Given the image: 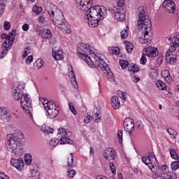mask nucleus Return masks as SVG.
<instances>
[{
    "instance_id": "nucleus-34",
    "label": "nucleus",
    "mask_w": 179,
    "mask_h": 179,
    "mask_svg": "<svg viewBox=\"0 0 179 179\" xmlns=\"http://www.w3.org/2000/svg\"><path fill=\"white\" fill-rule=\"evenodd\" d=\"M42 131L44 132V134H46V135H50V134L54 132V129L48 126H45L42 127Z\"/></svg>"
},
{
    "instance_id": "nucleus-53",
    "label": "nucleus",
    "mask_w": 179,
    "mask_h": 179,
    "mask_svg": "<svg viewBox=\"0 0 179 179\" xmlns=\"http://www.w3.org/2000/svg\"><path fill=\"white\" fill-rule=\"evenodd\" d=\"M109 166L113 174H115V165H114V163L110 162Z\"/></svg>"
},
{
    "instance_id": "nucleus-54",
    "label": "nucleus",
    "mask_w": 179,
    "mask_h": 179,
    "mask_svg": "<svg viewBox=\"0 0 179 179\" xmlns=\"http://www.w3.org/2000/svg\"><path fill=\"white\" fill-rule=\"evenodd\" d=\"M29 54H30V49L29 48H25L24 52L22 55V58H26Z\"/></svg>"
},
{
    "instance_id": "nucleus-5",
    "label": "nucleus",
    "mask_w": 179,
    "mask_h": 179,
    "mask_svg": "<svg viewBox=\"0 0 179 179\" xmlns=\"http://www.w3.org/2000/svg\"><path fill=\"white\" fill-rule=\"evenodd\" d=\"M15 31L13 30L10 33L8 34H2L1 35V38L3 40H6L2 43V51L0 52V58L2 59V58H5L6 54H8V51L10 50L12 47V44L13 41H15Z\"/></svg>"
},
{
    "instance_id": "nucleus-35",
    "label": "nucleus",
    "mask_w": 179,
    "mask_h": 179,
    "mask_svg": "<svg viewBox=\"0 0 179 179\" xmlns=\"http://www.w3.org/2000/svg\"><path fill=\"white\" fill-rule=\"evenodd\" d=\"M33 161V158L31 157V155L27 154L24 156V162L27 166H30L31 164V162Z\"/></svg>"
},
{
    "instance_id": "nucleus-12",
    "label": "nucleus",
    "mask_w": 179,
    "mask_h": 179,
    "mask_svg": "<svg viewBox=\"0 0 179 179\" xmlns=\"http://www.w3.org/2000/svg\"><path fill=\"white\" fill-rule=\"evenodd\" d=\"M123 127L124 131L128 132L129 135H131L135 129V123L134 122V119L131 117H127L124 120Z\"/></svg>"
},
{
    "instance_id": "nucleus-42",
    "label": "nucleus",
    "mask_w": 179,
    "mask_h": 179,
    "mask_svg": "<svg viewBox=\"0 0 179 179\" xmlns=\"http://www.w3.org/2000/svg\"><path fill=\"white\" fill-rule=\"evenodd\" d=\"M76 174V171L73 169H67V176L70 178H73L75 177V175Z\"/></svg>"
},
{
    "instance_id": "nucleus-41",
    "label": "nucleus",
    "mask_w": 179,
    "mask_h": 179,
    "mask_svg": "<svg viewBox=\"0 0 179 179\" xmlns=\"http://www.w3.org/2000/svg\"><path fill=\"white\" fill-rule=\"evenodd\" d=\"M67 165L69 167H73L75 166V162L73 160V156L71 154L70 158L67 160Z\"/></svg>"
},
{
    "instance_id": "nucleus-11",
    "label": "nucleus",
    "mask_w": 179,
    "mask_h": 179,
    "mask_svg": "<svg viewBox=\"0 0 179 179\" xmlns=\"http://www.w3.org/2000/svg\"><path fill=\"white\" fill-rule=\"evenodd\" d=\"M47 12L48 15H50L52 22H54V24H55V26H57V27H58V29L59 26L63 25L66 22L65 19L57 17V13H55V10H48Z\"/></svg>"
},
{
    "instance_id": "nucleus-55",
    "label": "nucleus",
    "mask_w": 179,
    "mask_h": 179,
    "mask_svg": "<svg viewBox=\"0 0 179 179\" xmlns=\"http://www.w3.org/2000/svg\"><path fill=\"white\" fill-rule=\"evenodd\" d=\"M38 22L39 23H45V17H44L43 15L39 16L38 18Z\"/></svg>"
},
{
    "instance_id": "nucleus-21",
    "label": "nucleus",
    "mask_w": 179,
    "mask_h": 179,
    "mask_svg": "<svg viewBox=\"0 0 179 179\" xmlns=\"http://www.w3.org/2000/svg\"><path fill=\"white\" fill-rule=\"evenodd\" d=\"M111 106L115 110H118L119 108L121 107V103L120 102V99L118 96H113L111 98Z\"/></svg>"
},
{
    "instance_id": "nucleus-8",
    "label": "nucleus",
    "mask_w": 179,
    "mask_h": 179,
    "mask_svg": "<svg viewBox=\"0 0 179 179\" xmlns=\"http://www.w3.org/2000/svg\"><path fill=\"white\" fill-rule=\"evenodd\" d=\"M24 87L25 86L23 83L16 84L13 86L12 88V96L14 100H20L23 96L26 95L24 94Z\"/></svg>"
},
{
    "instance_id": "nucleus-60",
    "label": "nucleus",
    "mask_w": 179,
    "mask_h": 179,
    "mask_svg": "<svg viewBox=\"0 0 179 179\" xmlns=\"http://www.w3.org/2000/svg\"><path fill=\"white\" fill-rule=\"evenodd\" d=\"M167 169V165H162L159 167L160 171H164Z\"/></svg>"
},
{
    "instance_id": "nucleus-17",
    "label": "nucleus",
    "mask_w": 179,
    "mask_h": 179,
    "mask_svg": "<svg viewBox=\"0 0 179 179\" xmlns=\"http://www.w3.org/2000/svg\"><path fill=\"white\" fill-rule=\"evenodd\" d=\"M105 67H101L99 65H96L98 68H100L103 72H104V74L106 75V78H108V80H109L110 82H114V76H113V72L110 71V67L106 64Z\"/></svg>"
},
{
    "instance_id": "nucleus-39",
    "label": "nucleus",
    "mask_w": 179,
    "mask_h": 179,
    "mask_svg": "<svg viewBox=\"0 0 179 179\" xmlns=\"http://www.w3.org/2000/svg\"><path fill=\"white\" fill-rule=\"evenodd\" d=\"M170 155H171V157H172V159H174L175 160H179V155L177 152H176V150L172 149L170 150Z\"/></svg>"
},
{
    "instance_id": "nucleus-44",
    "label": "nucleus",
    "mask_w": 179,
    "mask_h": 179,
    "mask_svg": "<svg viewBox=\"0 0 179 179\" xmlns=\"http://www.w3.org/2000/svg\"><path fill=\"white\" fill-rule=\"evenodd\" d=\"M92 118L94 121H96V122H99V121H101V115H100V114L95 113L93 115H92Z\"/></svg>"
},
{
    "instance_id": "nucleus-26",
    "label": "nucleus",
    "mask_w": 179,
    "mask_h": 179,
    "mask_svg": "<svg viewBox=\"0 0 179 179\" xmlns=\"http://www.w3.org/2000/svg\"><path fill=\"white\" fill-rule=\"evenodd\" d=\"M39 34L40 36H41V37H43V38H51V37L52 36V34H51L50 29H42L40 31Z\"/></svg>"
},
{
    "instance_id": "nucleus-20",
    "label": "nucleus",
    "mask_w": 179,
    "mask_h": 179,
    "mask_svg": "<svg viewBox=\"0 0 179 179\" xmlns=\"http://www.w3.org/2000/svg\"><path fill=\"white\" fill-rule=\"evenodd\" d=\"M59 30L65 33L66 34H71L72 30H71V25L66 21L61 26H59Z\"/></svg>"
},
{
    "instance_id": "nucleus-4",
    "label": "nucleus",
    "mask_w": 179,
    "mask_h": 179,
    "mask_svg": "<svg viewBox=\"0 0 179 179\" xmlns=\"http://www.w3.org/2000/svg\"><path fill=\"white\" fill-rule=\"evenodd\" d=\"M22 139H23V133L20 130H15L13 133L7 135L8 152H13L15 156H22L23 155V148L20 146Z\"/></svg>"
},
{
    "instance_id": "nucleus-16",
    "label": "nucleus",
    "mask_w": 179,
    "mask_h": 179,
    "mask_svg": "<svg viewBox=\"0 0 179 179\" xmlns=\"http://www.w3.org/2000/svg\"><path fill=\"white\" fill-rule=\"evenodd\" d=\"M173 52H174V51L169 50L166 52L165 55L167 64H170L171 65H174V64H176V60L177 59V56L173 54Z\"/></svg>"
},
{
    "instance_id": "nucleus-7",
    "label": "nucleus",
    "mask_w": 179,
    "mask_h": 179,
    "mask_svg": "<svg viewBox=\"0 0 179 179\" xmlns=\"http://www.w3.org/2000/svg\"><path fill=\"white\" fill-rule=\"evenodd\" d=\"M72 135V133L66 131L64 128H59L57 132V136L60 138V145H73V140L69 138V136Z\"/></svg>"
},
{
    "instance_id": "nucleus-43",
    "label": "nucleus",
    "mask_w": 179,
    "mask_h": 179,
    "mask_svg": "<svg viewBox=\"0 0 179 179\" xmlns=\"http://www.w3.org/2000/svg\"><path fill=\"white\" fill-rule=\"evenodd\" d=\"M69 107L70 108V110L71 113H73L74 115H76L78 114V112H76V109H75V106H73V103L72 102L69 103Z\"/></svg>"
},
{
    "instance_id": "nucleus-22",
    "label": "nucleus",
    "mask_w": 179,
    "mask_h": 179,
    "mask_svg": "<svg viewBox=\"0 0 179 179\" xmlns=\"http://www.w3.org/2000/svg\"><path fill=\"white\" fill-rule=\"evenodd\" d=\"M69 68H71L69 78L71 79V83L74 86L75 89H78V82L76 81V78L75 77V73H73V69H72V66L69 65Z\"/></svg>"
},
{
    "instance_id": "nucleus-46",
    "label": "nucleus",
    "mask_w": 179,
    "mask_h": 179,
    "mask_svg": "<svg viewBox=\"0 0 179 179\" xmlns=\"http://www.w3.org/2000/svg\"><path fill=\"white\" fill-rule=\"evenodd\" d=\"M6 8V6L4 3H0V17L2 15H3V12H5V9Z\"/></svg>"
},
{
    "instance_id": "nucleus-23",
    "label": "nucleus",
    "mask_w": 179,
    "mask_h": 179,
    "mask_svg": "<svg viewBox=\"0 0 179 179\" xmlns=\"http://www.w3.org/2000/svg\"><path fill=\"white\" fill-rule=\"evenodd\" d=\"M52 57L56 59V61H61V59H64V55H62V50H53L52 51Z\"/></svg>"
},
{
    "instance_id": "nucleus-1",
    "label": "nucleus",
    "mask_w": 179,
    "mask_h": 179,
    "mask_svg": "<svg viewBox=\"0 0 179 179\" xmlns=\"http://www.w3.org/2000/svg\"><path fill=\"white\" fill-rule=\"evenodd\" d=\"M76 5L82 12H86L85 22L92 29L99 26V22L107 16V9L103 6L92 7V0H75Z\"/></svg>"
},
{
    "instance_id": "nucleus-32",
    "label": "nucleus",
    "mask_w": 179,
    "mask_h": 179,
    "mask_svg": "<svg viewBox=\"0 0 179 179\" xmlns=\"http://www.w3.org/2000/svg\"><path fill=\"white\" fill-rule=\"evenodd\" d=\"M125 49L128 54H131L134 51V44L130 42H125Z\"/></svg>"
},
{
    "instance_id": "nucleus-48",
    "label": "nucleus",
    "mask_w": 179,
    "mask_h": 179,
    "mask_svg": "<svg viewBox=\"0 0 179 179\" xmlns=\"http://www.w3.org/2000/svg\"><path fill=\"white\" fill-rule=\"evenodd\" d=\"M117 10L118 11V9H117L115 7L109 8V12L112 15L113 17L115 15V13H117Z\"/></svg>"
},
{
    "instance_id": "nucleus-15",
    "label": "nucleus",
    "mask_w": 179,
    "mask_h": 179,
    "mask_svg": "<svg viewBox=\"0 0 179 179\" xmlns=\"http://www.w3.org/2000/svg\"><path fill=\"white\" fill-rule=\"evenodd\" d=\"M10 163L13 167L18 170V171H22V170L24 169V162L22 158H19L17 159H11Z\"/></svg>"
},
{
    "instance_id": "nucleus-33",
    "label": "nucleus",
    "mask_w": 179,
    "mask_h": 179,
    "mask_svg": "<svg viewBox=\"0 0 179 179\" xmlns=\"http://www.w3.org/2000/svg\"><path fill=\"white\" fill-rule=\"evenodd\" d=\"M156 85L159 90H166V89H167V86H166L165 83L160 80L156 82Z\"/></svg>"
},
{
    "instance_id": "nucleus-24",
    "label": "nucleus",
    "mask_w": 179,
    "mask_h": 179,
    "mask_svg": "<svg viewBox=\"0 0 179 179\" xmlns=\"http://www.w3.org/2000/svg\"><path fill=\"white\" fill-rule=\"evenodd\" d=\"M162 76L164 78L167 83L170 85L173 80L171 78V76H170V71L169 70H164L162 71Z\"/></svg>"
},
{
    "instance_id": "nucleus-3",
    "label": "nucleus",
    "mask_w": 179,
    "mask_h": 179,
    "mask_svg": "<svg viewBox=\"0 0 179 179\" xmlns=\"http://www.w3.org/2000/svg\"><path fill=\"white\" fill-rule=\"evenodd\" d=\"M137 15L138 16L137 27L140 30L144 29V39H141V44H149L152 41V22L149 16L146 15L143 7H139Z\"/></svg>"
},
{
    "instance_id": "nucleus-63",
    "label": "nucleus",
    "mask_w": 179,
    "mask_h": 179,
    "mask_svg": "<svg viewBox=\"0 0 179 179\" xmlns=\"http://www.w3.org/2000/svg\"><path fill=\"white\" fill-rule=\"evenodd\" d=\"M6 177V175L4 173H0V179H9V178H5Z\"/></svg>"
},
{
    "instance_id": "nucleus-51",
    "label": "nucleus",
    "mask_w": 179,
    "mask_h": 179,
    "mask_svg": "<svg viewBox=\"0 0 179 179\" xmlns=\"http://www.w3.org/2000/svg\"><path fill=\"white\" fill-rule=\"evenodd\" d=\"M117 139H119L120 143L122 142V130H119L117 131Z\"/></svg>"
},
{
    "instance_id": "nucleus-45",
    "label": "nucleus",
    "mask_w": 179,
    "mask_h": 179,
    "mask_svg": "<svg viewBox=\"0 0 179 179\" xmlns=\"http://www.w3.org/2000/svg\"><path fill=\"white\" fill-rule=\"evenodd\" d=\"M146 54L143 53L141 58L140 59V64H141V65H145L146 64Z\"/></svg>"
},
{
    "instance_id": "nucleus-9",
    "label": "nucleus",
    "mask_w": 179,
    "mask_h": 179,
    "mask_svg": "<svg viewBox=\"0 0 179 179\" xmlns=\"http://www.w3.org/2000/svg\"><path fill=\"white\" fill-rule=\"evenodd\" d=\"M20 106L27 113V114H31V112L33 111V107L31 106V99L29 97L27 94L24 95L21 99H20Z\"/></svg>"
},
{
    "instance_id": "nucleus-58",
    "label": "nucleus",
    "mask_w": 179,
    "mask_h": 179,
    "mask_svg": "<svg viewBox=\"0 0 179 179\" xmlns=\"http://www.w3.org/2000/svg\"><path fill=\"white\" fill-rule=\"evenodd\" d=\"M29 28H30V26H29V24H24L22 25V30L24 31H27V30H29Z\"/></svg>"
},
{
    "instance_id": "nucleus-29",
    "label": "nucleus",
    "mask_w": 179,
    "mask_h": 179,
    "mask_svg": "<svg viewBox=\"0 0 179 179\" xmlns=\"http://www.w3.org/2000/svg\"><path fill=\"white\" fill-rule=\"evenodd\" d=\"M108 54H110V55H118L120 54V48L110 47L108 48Z\"/></svg>"
},
{
    "instance_id": "nucleus-18",
    "label": "nucleus",
    "mask_w": 179,
    "mask_h": 179,
    "mask_svg": "<svg viewBox=\"0 0 179 179\" xmlns=\"http://www.w3.org/2000/svg\"><path fill=\"white\" fill-rule=\"evenodd\" d=\"M144 52H145L147 57H150L151 58L157 57V54H159V52H157V48L152 47L145 48L144 49Z\"/></svg>"
},
{
    "instance_id": "nucleus-14",
    "label": "nucleus",
    "mask_w": 179,
    "mask_h": 179,
    "mask_svg": "<svg viewBox=\"0 0 179 179\" xmlns=\"http://www.w3.org/2000/svg\"><path fill=\"white\" fill-rule=\"evenodd\" d=\"M103 157L110 162L117 157V152L112 148H109L104 150Z\"/></svg>"
},
{
    "instance_id": "nucleus-61",
    "label": "nucleus",
    "mask_w": 179,
    "mask_h": 179,
    "mask_svg": "<svg viewBox=\"0 0 179 179\" xmlns=\"http://www.w3.org/2000/svg\"><path fill=\"white\" fill-rule=\"evenodd\" d=\"M140 78L139 77H136V76H134L133 77V82H134V83H138V82H139Z\"/></svg>"
},
{
    "instance_id": "nucleus-19",
    "label": "nucleus",
    "mask_w": 179,
    "mask_h": 179,
    "mask_svg": "<svg viewBox=\"0 0 179 179\" xmlns=\"http://www.w3.org/2000/svg\"><path fill=\"white\" fill-rule=\"evenodd\" d=\"M9 117L10 115L8 113V110L5 108H0V120L3 122H8L9 121Z\"/></svg>"
},
{
    "instance_id": "nucleus-27",
    "label": "nucleus",
    "mask_w": 179,
    "mask_h": 179,
    "mask_svg": "<svg viewBox=\"0 0 179 179\" xmlns=\"http://www.w3.org/2000/svg\"><path fill=\"white\" fill-rule=\"evenodd\" d=\"M44 66V61L41 59H38L34 63V69L35 71H38L39 69H41Z\"/></svg>"
},
{
    "instance_id": "nucleus-30",
    "label": "nucleus",
    "mask_w": 179,
    "mask_h": 179,
    "mask_svg": "<svg viewBox=\"0 0 179 179\" xmlns=\"http://www.w3.org/2000/svg\"><path fill=\"white\" fill-rule=\"evenodd\" d=\"M59 144V139L57 138H52L49 142V145L51 149H54L57 148V146H58Z\"/></svg>"
},
{
    "instance_id": "nucleus-59",
    "label": "nucleus",
    "mask_w": 179,
    "mask_h": 179,
    "mask_svg": "<svg viewBox=\"0 0 179 179\" xmlns=\"http://www.w3.org/2000/svg\"><path fill=\"white\" fill-rule=\"evenodd\" d=\"M90 116H86L84 119L85 124H89L90 122Z\"/></svg>"
},
{
    "instance_id": "nucleus-62",
    "label": "nucleus",
    "mask_w": 179,
    "mask_h": 179,
    "mask_svg": "<svg viewBox=\"0 0 179 179\" xmlns=\"http://www.w3.org/2000/svg\"><path fill=\"white\" fill-rule=\"evenodd\" d=\"M96 179H108V178L104 176H97Z\"/></svg>"
},
{
    "instance_id": "nucleus-10",
    "label": "nucleus",
    "mask_w": 179,
    "mask_h": 179,
    "mask_svg": "<svg viewBox=\"0 0 179 179\" xmlns=\"http://www.w3.org/2000/svg\"><path fill=\"white\" fill-rule=\"evenodd\" d=\"M141 160L150 170L157 164V159L153 153H150L148 157H143Z\"/></svg>"
},
{
    "instance_id": "nucleus-40",
    "label": "nucleus",
    "mask_w": 179,
    "mask_h": 179,
    "mask_svg": "<svg viewBox=\"0 0 179 179\" xmlns=\"http://www.w3.org/2000/svg\"><path fill=\"white\" fill-rule=\"evenodd\" d=\"M32 10L36 15H39V13H41L43 8H41V6H34L32 8Z\"/></svg>"
},
{
    "instance_id": "nucleus-52",
    "label": "nucleus",
    "mask_w": 179,
    "mask_h": 179,
    "mask_svg": "<svg viewBox=\"0 0 179 179\" xmlns=\"http://www.w3.org/2000/svg\"><path fill=\"white\" fill-rule=\"evenodd\" d=\"M150 76L152 79H156V78H157V71H156L155 70L151 71L150 73Z\"/></svg>"
},
{
    "instance_id": "nucleus-13",
    "label": "nucleus",
    "mask_w": 179,
    "mask_h": 179,
    "mask_svg": "<svg viewBox=\"0 0 179 179\" xmlns=\"http://www.w3.org/2000/svg\"><path fill=\"white\" fill-rule=\"evenodd\" d=\"M162 6L168 13H174L176 12V3L172 0L164 1Z\"/></svg>"
},
{
    "instance_id": "nucleus-31",
    "label": "nucleus",
    "mask_w": 179,
    "mask_h": 179,
    "mask_svg": "<svg viewBox=\"0 0 179 179\" xmlns=\"http://www.w3.org/2000/svg\"><path fill=\"white\" fill-rule=\"evenodd\" d=\"M161 177L163 179H171L173 178V173L170 171H166L161 173Z\"/></svg>"
},
{
    "instance_id": "nucleus-25",
    "label": "nucleus",
    "mask_w": 179,
    "mask_h": 179,
    "mask_svg": "<svg viewBox=\"0 0 179 179\" xmlns=\"http://www.w3.org/2000/svg\"><path fill=\"white\" fill-rule=\"evenodd\" d=\"M171 48L169 51H176V49L179 47V38L174 37L172 38V42L170 43Z\"/></svg>"
},
{
    "instance_id": "nucleus-50",
    "label": "nucleus",
    "mask_w": 179,
    "mask_h": 179,
    "mask_svg": "<svg viewBox=\"0 0 179 179\" xmlns=\"http://www.w3.org/2000/svg\"><path fill=\"white\" fill-rule=\"evenodd\" d=\"M4 30H9L10 29V23L8 21H5L3 23Z\"/></svg>"
},
{
    "instance_id": "nucleus-57",
    "label": "nucleus",
    "mask_w": 179,
    "mask_h": 179,
    "mask_svg": "<svg viewBox=\"0 0 179 179\" xmlns=\"http://www.w3.org/2000/svg\"><path fill=\"white\" fill-rule=\"evenodd\" d=\"M125 1L124 0H117V6L121 8L123 5H124Z\"/></svg>"
},
{
    "instance_id": "nucleus-64",
    "label": "nucleus",
    "mask_w": 179,
    "mask_h": 179,
    "mask_svg": "<svg viewBox=\"0 0 179 179\" xmlns=\"http://www.w3.org/2000/svg\"><path fill=\"white\" fill-rule=\"evenodd\" d=\"M168 132L170 134V135H174L176 131H174L172 129H169Z\"/></svg>"
},
{
    "instance_id": "nucleus-2",
    "label": "nucleus",
    "mask_w": 179,
    "mask_h": 179,
    "mask_svg": "<svg viewBox=\"0 0 179 179\" xmlns=\"http://www.w3.org/2000/svg\"><path fill=\"white\" fill-rule=\"evenodd\" d=\"M77 52L78 57L81 58V59H83V61H85V62H86V64L91 68H94V64L89 55H90L92 58H94L96 65H99L101 68H106V66H107L104 60L101 59V55L94 54V48L90 46V45L87 43H79L77 48Z\"/></svg>"
},
{
    "instance_id": "nucleus-37",
    "label": "nucleus",
    "mask_w": 179,
    "mask_h": 179,
    "mask_svg": "<svg viewBox=\"0 0 179 179\" xmlns=\"http://www.w3.org/2000/svg\"><path fill=\"white\" fill-rule=\"evenodd\" d=\"M129 71L134 73L139 72V67H138L136 64H130V66H129Z\"/></svg>"
},
{
    "instance_id": "nucleus-49",
    "label": "nucleus",
    "mask_w": 179,
    "mask_h": 179,
    "mask_svg": "<svg viewBox=\"0 0 179 179\" xmlns=\"http://www.w3.org/2000/svg\"><path fill=\"white\" fill-rule=\"evenodd\" d=\"M33 62V55H29L26 59V64L27 65H30Z\"/></svg>"
},
{
    "instance_id": "nucleus-36",
    "label": "nucleus",
    "mask_w": 179,
    "mask_h": 179,
    "mask_svg": "<svg viewBox=\"0 0 179 179\" xmlns=\"http://www.w3.org/2000/svg\"><path fill=\"white\" fill-rule=\"evenodd\" d=\"M171 169L173 171H176V170H178L179 169V160L173 162L171 164Z\"/></svg>"
},
{
    "instance_id": "nucleus-38",
    "label": "nucleus",
    "mask_w": 179,
    "mask_h": 179,
    "mask_svg": "<svg viewBox=\"0 0 179 179\" xmlns=\"http://www.w3.org/2000/svg\"><path fill=\"white\" fill-rule=\"evenodd\" d=\"M120 65L122 69H127L128 68V65H129V62L127 60H120Z\"/></svg>"
},
{
    "instance_id": "nucleus-6",
    "label": "nucleus",
    "mask_w": 179,
    "mask_h": 179,
    "mask_svg": "<svg viewBox=\"0 0 179 179\" xmlns=\"http://www.w3.org/2000/svg\"><path fill=\"white\" fill-rule=\"evenodd\" d=\"M39 100L45 108L50 118H55L58 115L59 110L54 101H48L44 98H40Z\"/></svg>"
},
{
    "instance_id": "nucleus-56",
    "label": "nucleus",
    "mask_w": 179,
    "mask_h": 179,
    "mask_svg": "<svg viewBox=\"0 0 179 179\" xmlns=\"http://www.w3.org/2000/svg\"><path fill=\"white\" fill-rule=\"evenodd\" d=\"M152 178L153 179H160L162 178V173H160L159 175L157 173H153L152 174Z\"/></svg>"
},
{
    "instance_id": "nucleus-47",
    "label": "nucleus",
    "mask_w": 179,
    "mask_h": 179,
    "mask_svg": "<svg viewBox=\"0 0 179 179\" xmlns=\"http://www.w3.org/2000/svg\"><path fill=\"white\" fill-rule=\"evenodd\" d=\"M120 34H121L122 38L125 39L128 37V31H127V29H124L121 31Z\"/></svg>"
},
{
    "instance_id": "nucleus-28",
    "label": "nucleus",
    "mask_w": 179,
    "mask_h": 179,
    "mask_svg": "<svg viewBox=\"0 0 179 179\" xmlns=\"http://www.w3.org/2000/svg\"><path fill=\"white\" fill-rule=\"evenodd\" d=\"M113 17L116 19L117 22H124V20H125V14L124 13V12L117 10Z\"/></svg>"
}]
</instances>
